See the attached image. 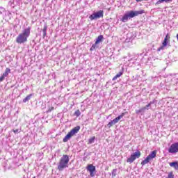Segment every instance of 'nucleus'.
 <instances>
[{"instance_id":"1","label":"nucleus","mask_w":178,"mask_h":178,"mask_svg":"<svg viewBox=\"0 0 178 178\" xmlns=\"http://www.w3.org/2000/svg\"><path fill=\"white\" fill-rule=\"evenodd\" d=\"M31 29L30 27L25 29L22 33H19L16 38V42L17 44H24L27 42L28 37H30V31Z\"/></svg>"},{"instance_id":"2","label":"nucleus","mask_w":178,"mask_h":178,"mask_svg":"<svg viewBox=\"0 0 178 178\" xmlns=\"http://www.w3.org/2000/svg\"><path fill=\"white\" fill-rule=\"evenodd\" d=\"M145 13V11L144 10H141L140 11L131 10L129 12H127L121 19V21L123 23H126V22H127L129 19H133V17H136V16H138V15H143V13Z\"/></svg>"},{"instance_id":"3","label":"nucleus","mask_w":178,"mask_h":178,"mask_svg":"<svg viewBox=\"0 0 178 178\" xmlns=\"http://www.w3.org/2000/svg\"><path fill=\"white\" fill-rule=\"evenodd\" d=\"M69 163V156L63 155L60 160L59 165L58 166V170H63L65 168H67Z\"/></svg>"},{"instance_id":"4","label":"nucleus","mask_w":178,"mask_h":178,"mask_svg":"<svg viewBox=\"0 0 178 178\" xmlns=\"http://www.w3.org/2000/svg\"><path fill=\"white\" fill-rule=\"evenodd\" d=\"M79 131H80V126L75 127L65 136V137L63 138V142L67 143V141H69V140H70V138H72V137H73L74 134H76V133H79Z\"/></svg>"},{"instance_id":"5","label":"nucleus","mask_w":178,"mask_h":178,"mask_svg":"<svg viewBox=\"0 0 178 178\" xmlns=\"http://www.w3.org/2000/svg\"><path fill=\"white\" fill-rule=\"evenodd\" d=\"M154 158H156V151H152L151 154H149L146 159L141 162L142 166L147 165V163H149Z\"/></svg>"},{"instance_id":"6","label":"nucleus","mask_w":178,"mask_h":178,"mask_svg":"<svg viewBox=\"0 0 178 178\" xmlns=\"http://www.w3.org/2000/svg\"><path fill=\"white\" fill-rule=\"evenodd\" d=\"M101 17H104V10H99L96 13H94L90 15L89 19H90V20H95Z\"/></svg>"},{"instance_id":"7","label":"nucleus","mask_w":178,"mask_h":178,"mask_svg":"<svg viewBox=\"0 0 178 178\" xmlns=\"http://www.w3.org/2000/svg\"><path fill=\"white\" fill-rule=\"evenodd\" d=\"M124 115H126V113H122L120 115H119L118 117H117L115 119H113V120H111L110 122L108 123V124H107L108 127H112V126H113V124H116V123H118L119 122V120H120V119H122V118H123V116H124Z\"/></svg>"},{"instance_id":"8","label":"nucleus","mask_w":178,"mask_h":178,"mask_svg":"<svg viewBox=\"0 0 178 178\" xmlns=\"http://www.w3.org/2000/svg\"><path fill=\"white\" fill-rule=\"evenodd\" d=\"M170 154H177L178 152V142L172 143L168 149Z\"/></svg>"},{"instance_id":"9","label":"nucleus","mask_w":178,"mask_h":178,"mask_svg":"<svg viewBox=\"0 0 178 178\" xmlns=\"http://www.w3.org/2000/svg\"><path fill=\"white\" fill-rule=\"evenodd\" d=\"M168 40H170V36H169V33H168L165 35V38H164V40L162 43V45L160 48H159V51H160L161 49H163V48H165V47H166V45H168Z\"/></svg>"},{"instance_id":"10","label":"nucleus","mask_w":178,"mask_h":178,"mask_svg":"<svg viewBox=\"0 0 178 178\" xmlns=\"http://www.w3.org/2000/svg\"><path fill=\"white\" fill-rule=\"evenodd\" d=\"M87 170L90 172L91 177H94V172H95V166L90 164L87 167Z\"/></svg>"},{"instance_id":"11","label":"nucleus","mask_w":178,"mask_h":178,"mask_svg":"<svg viewBox=\"0 0 178 178\" xmlns=\"http://www.w3.org/2000/svg\"><path fill=\"white\" fill-rule=\"evenodd\" d=\"M137 159L136 158V156H134V153L131 154L130 157L127 159V162H129V163H133L134 161Z\"/></svg>"},{"instance_id":"12","label":"nucleus","mask_w":178,"mask_h":178,"mask_svg":"<svg viewBox=\"0 0 178 178\" xmlns=\"http://www.w3.org/2000/svg\"><path fill=\"white\" fill-rule=\"evenodd\" d=\"M171 168H174L175 170H178V161H175L169 163Z\"/></svg>"},{"instance_id":"13","label":"nucleus","mask_w":178,"mask_h":178,"mask_svg":"<svg viewBox=\"0 0 178 178\" xmlns=\"http://www.w3.org/2000/svg\"><path fill=\"white\" fill-rule=\"evenodd\" d=\"M102 40H104V36L102 35H99L96 40L95 45H98V44H99V42H101Z\"/></svg>"},{"instance_id":"14","label":"nucleus","mask_w":178,"mask_h":178,"mask_svg":"<svg viewBox=\"0 0 178 178\" xmlns=\"http://www.w3.org/2000/svg\"><path fill=\"white\" fill-rule=\"evenodd\" d=\"M134 156L136 157V159H138L140 158V156H141V152L138 150H137L136 152L134 153Z\"/></svg>"},{"instance_id":"15","label":"nucleus","mask_w":178,"mask_h":178,"mask_svg":"<svg viewBox=\"0 0 178 178\" xmlns=\"http://www.w3.org/2000/svg\"><path fill=\"white\" fill-rule=\"evenodd\" d=\"M32 95H29L26 96V98H24V99H23V102L26 103V102H27V101H30V99H31Z\"/></svg>"},{"instance_id":"16","label":"nucleus","mask_w":178,"mask_h":178,"mask_svg":"<svg viewBox=\"0 0 178 178\" xmlns=\"http://www.w3.org/2000/svg\"><path fill=\"white\" fill-rule=\"evenodd\" d=\"M122 74H123V72H120L118 74H117L113 78V80L115 81L117 79H118V77H120V76H122Z\"/></svg>"},{"instance_id":"17","label":"nucleus","mask_w":178,"mask_h":178,"mask_svg":"<svg viewBox=\"0 0 178 178\" xmlns=\"http://www.w3.org/2000/svg\"><path fill=\"white\" fill-rule=\"evenodd\" d=\"M163 2H170V0H159L156 2V5H159V3H162Z\"/></svg>"},{"instance_id":"18","label":"nucleus","mask_w":178,"mask_h":178,"mask_svg":"<svg viewBox=\"0 0 178 178\" xmlns=\"http://www.w3.org/2000/svg\"><path fill=\"white\" fill-rule=\"evenodd\" d=\"M147 109V107H143L142 108L136 111V113H141V112H144Z\"/></svg>"},{"instance_id":"19","label":"nucleus","mask_w":178,"mask_h":178,"mask_svg":"<svg viewBox=\"0 0 178 178\" xmlns=\"http://www.w3.org/2000/svg\"><path fill=\"white\" fill-rule=\"evenodd\" d=\"M95 140V136L90 138L88 140V144H92V143H94Z\"/></svg>"},{"instance_id":"20","label":"nucleus","mask_w":178,"mask_h":178,"mask_svg":"<svg viewBox=\"0 0 178 178\" xmlns=\"http://www.w3.org/2000/svg\"><path fill=\"white\" fill-rule=\"evenodd\" d=\"M47 25H45L43 28V35H44V37H45V35H47Z\"/></svg>"},{"instance_id":"21","label":"nucleus","mask_w":178,"mask_h":178,"mask_svg":"<svg viewBox=\"0 0 178 178\" xmlns=\"http://www.w3.org/2000/svg\"><path fill=\"white\" fill-rule=\"evenodd\" d=\"M8 74H8V72H5L2 74V76L5 78V77H8Z\"/></svg>"},{"instance_id":"22","label":"nucleus","mask_w":178,"mask_h":178,"mask_svg":"<svg viewBox=\"0 0 178 178\" xmlns=\"http://www.w3.org/2000/svg\"><path fill=\"white\" fill-rule=\"evenodd\" d=\"M3 80H5V78L3 77V75H1L0 77V83H1V81H3Z\"/></svg>"},{"instance_id":"23","label":"nucleus","mask_w":178,"mask_h":178,"mask_svg":"<svg viewBox=\"0 0 178 178\" xmlns=\"http://www.w3.org/2000/svg\"><path fill=\"white\" fill-rule=\"evenodd\" d=\"M75 115L76 116H79L80 115V111L79 110H77L76 111H75Z\"/></svg>"},{"instance_id":"24","label":"nucleus","mask_w":178,"mask_h":178,"mask_svg":"<svg viewBox=\"0 0 178 178\" xmlns=\"http://www.w3.org/2000/svg\"><path fill=\"white\" fill-rule=\"evenodd\" d=\"M5 72L9 74V73H10V69L6 68Z\"/></svg>"},{"instance_id":"25","label":"nucleus","mask_w":178,"mask_h":178,"mask_svg":"<svg viewBox=\"0 0 178 178\" xmlns=\"http://www.w3.org/2000/svg\"><path fill=\"white\" fill-rule=\"evenodd\" d=\"M13 133H15V134H17V133H20V131H19V129H15L13 130Z\"/></svg>"},{"instance_id":"26","label":"nucleus","mask_w":178,"mask_h":178,"mask_svg":"<svg viewBox=\"0 0 178 178\" xmlns=\"http://www.w3.org/2000/svg\"><path fill=\"white\" fill-rule=\"evenodd\" d=\"M97 45L94 44L91 48H90V51H92V49H95V47Z\"/></svg>"},{"instance_id":"27","label":"nucleus","mask_w":178,"mask_h":178,"mask_svg":"<svg viewBox=\"0 0 178 178\" xmlns=\"http://www.w3.org/2000/svg\"><path fill=\"white\" fill-rule=\"evenodd\" d=\"M149 106H151V103H149V104H147L145 108H146V109H147V108H149Z\"/></svg>"},{"instance_id":"28","label":"nucleus","mask_w":178,"mask_h":178,"mask_svg":"<svg viewBox=\"0 0 178 178\" xmlns=\"http://www.w3.org/2000/svg\"><path fill=\"white\" fill-rule=\"evenodd\" d=\"M51 111H54V107H51V108H49V109L48 110V112H51Z\"/></svg>"},{"instance_id":"29","label":"nucleus","mask_w":178,"mask_h":178,"mask_svg":"<svg viewBox=\"0 0 178 178\" xmlns=\"http://www.w3.org/2000/svg\"><path fill=\"white\" fill-rule=\"evenodd\" d=\"M112 175L113 176H116V175L115 174V170H113Z\"/></svg>"},{"instance_id":"30","label":"nucleus","mask_w":178,"mask_h":178,"mask_svg":"<svg viewBox=\"0 0 178 178\" xmlns=\"http://www.w3.org/2000/svg\"><path fill=\"white\" fill-rule=\"evenodd\" d=\"M33 178H35V177H33Z\"/></svg>"}]
</instances>
